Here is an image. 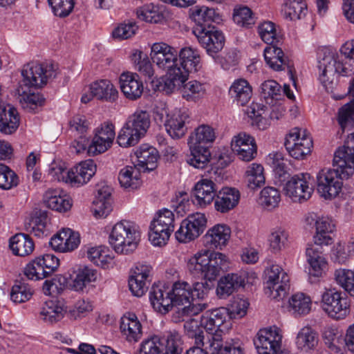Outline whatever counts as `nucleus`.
<instances>
[{"instance_id": "33", "label": "nucleus", "mask_w": 354, "mask_h": 354, "mask_svg": "<svg viewBox=\"0 0 354 354\" xmlns=\"http://www.w3.org/2000/svg\"><path fill=\"white\" fill-rule=\"evenodd\" d=\"M187 119L188 114L185 110L176 109L170 112L165 128L172 138L179 139L185 135L187 129L185 123Z\"/></svg>"}, {"instance_id": "20", "label": "nucleus", "mask_w": 354, "mask_h": 354, "mask_svg": "<svg viewBox=\"0 0 354 354\" xmlns=\"http://www.w3.org/2000/svg\"><path fill=\"white\" fill-rule=\"evenodd\" d=\"M263 56L266 64L274 71H283L287 69L289 77L292 84L296 87V79L295 77V68L292 62L288 57L284 55L283 50L271 45L264 49Z\"/></svg>"}, {"instance_id": "9", "label": "nucleus", "mask_w": 354, "mask_h": 354, "mask_svg": "<svg viewBox=\"0 0 354 354\" xmlns=\"http://www.w3.org/2000/svg\"><path fill=\"white\" fill-rule=\"evenodd\" d=\"M284 145L291 157L303 160L310 153L313 142L310 133L306 129L294 128L286 136Z\"/></svg>"}, {"instance_id": "51", "label": "nucleus", "mask_w": 354, "mask_h": 354, "mask_svg": "<svg viewBox=\"0 0 354 354\" xmlns=\"http://www.w3.org/2000/svg\"><path fill=\"white\" fill-rule=\"evenodd\" d=\"M94 205L96 216L106 217L111 212V192L108 187H103L97 191Z\"/></svg>"}, {"instance_id": "57", "label": "nucleus", "mask_w": 354, "mask_h": 354, "mask_svg": "<svg viewBox=\"0 0 354 354\" xmlns=\"http://www.w3.org/2000/svg\"><path fill=\"white\" fill-rule=\"evenodd\" d=\"M162 344L165 348V354H181L183 351L182 340L176 331L166 332L161 336Z\"/></svg>"}, {"instance_id": "50", "label": "nucleus", "mask_w": 354, "mask_h": 354, "mask_svg": "<svg viewBox=\"0 0 354 354\" xmlns=\"http://www.w3.org/2000/svg\"><path fill=\"white\" fill-rule=\"evenodd\" d=\"M140 169L136 167L126 166L118 174V180L125 189H137L141 184Z\"/></svg>"}, {"instance_id": "7", "label": "nucleus", "mask_w": 354, "mask_h": 354, "mask_svg": "<svg viewBox=\"0 0 354 354\" xmlns=\"http://www.w3.org/2000/svg\"><path fill=\"white\" fill-rule=\"evenodd\" d=\"M56 70L53 64L28 63L21 70L22 80L18 86L40 88L46 85L48 80L56 77Z\"/></svg>"}, {"instance_id": "56", "label": "nucleus", "mask_w": 354, "mask_h": 354, "mask_svg": "<svg viewBox=\"0 0 354 354\" xmlns=\"http://www.w3.org/2000/svg\"><path fill=\"white\" fill-rule=\"evenodd\" d=\"M283 11L290 20L300 19L307 12V4L303 0H286Z\"/></svg>"}, {"instance_id": "27", "label": "nucleus", "mask_w": 354, "mask_h": 354, "mask_svg": "<svg viewBox=\"0 0 354 354\" xmlns=\"http://www.w3.org/2000/svg\"><path fill=\"white\" fill-rule=\"evenodd\" d=\"M206 259L202 278L207 281H211L216 279L221 271L224 270L228 266V258L223 253L210 252L207 250Z\"/></svg>"}, {"instance_id": "1", "label": "nucleus", "mask_w": 354, "mask_h": 354, "mask_svg": "<svg viewBox=\"0 0 354 354\" xmlns=\"http://www.w3.org/2000/svg\"><path fill=\"white\" fill-rule=\"evenodd\" d=\"M318 68L319 80L326 88L333 84L337 74L342 76L353 75L354 40L346 41L341 47L339 53L330 49L323 50L319 55Z\"/></svg>"}, {"instance_id": "19", "label": "nucleus", "mask_w": 354, "mask_h": 354, "mask_svg": "<svg viewBox=\"0 0 354 354\" xmlns=\"http://www.w3.org/2000/svg\"><path fill=\"white\" fill-rule=\"evenodd\" d=\"M255 277L254 272L242 270L238 273H231L221 277L218 282L216 294L224 299L232 295L234 290L244 287L248 283H252L251 279Z\"/></svg>"}, {"instance_id": "6", "label": "nucleus", "mask_w": 354, "mask_h": 354, "mask_svg": "<svg viewBox=\"0 0 354 354\" xmlns=\"http://www.w3.org/2000/svg\"><path fill=\"white\" fill-rule=\"evenodd\" d=\"M192 286L185 281L174 282L170 289L173 306L176 307L183 316H194L207 308L206 304L193 303Z\"/></svg>"}, {"instance_id": "40", "label": "nucleus", "mask_w": 354, "mask_h": 354, "mask_svg": "<svg viewBox=\"0 0 354 354\" xmlns=\"http://www.w3.org/2000/svg\"><path fill=\"white\" fill-rule=\"evenodd\" d=\"M240 199L239 191L235 188L224 187L216 194L215 208L221 213H225L234 208Z\"/></svg>"}, {"instance_id": "2", "label": "nucleus", "mask_w": 354, "mask_h": 354, "mask_svg": "<svg viewBox=\"0 0 354 354\" xmlns=\"http://www.w3.org/2000/svg\"><path fill=\"white\" fill-rule=\"evenodd\" d=\"M227 312L225 309H214L205 312L201 317V325L207 334L206 348L211 354H243L241 347L234 343L225 342L223 345V334L231 328L227 322Z\"/></svg>"}, {"instance_id": "29", "label": "nucleus", "mask_w": 354, "mask_h": 354, "mask_svg": "<svg viewBox=\"0 0 354 354\" xmlns=\"http://www.w3.org/2000/svg\"><path fill=\"white\" fill-rule=\"evenodd\" d=\"M120 89L129 100H136L140 98L144 91V85L138 75L125 72L120 77Z\"/></svg>"}, {"instance_id": "36", "label": "nucleus", "mask_w": 354, "mask_h": 354, "mask_svg": "<svg viewBox=\"0 0 354 354\" xmlns=\"http://www.w3.org/2000/svg\"><path fill=\"white\" fill-rule=\"evenodd\" d=\"M134 154L138 169L152 171L156 167L159 155L156 148L148 144H142L136 150Z\"/></svg>"}, {"instance_id": "4", "label": "nucleus", "mask_w": 354, "mask_h": 354, "mask_svg": "<svg viewBox=\"0 0 354 354\" xmlns=\"http://www.w3.org/2000/svg\"><path fill=\"white\" fill-rule=\"evenodd\" d=\"M140 238L139 227L133 222L124 220L113 227L109 243L117 253L129 254L137 248Z\"/></svg>"}, {"instance_id": "26", "label": "nucleus", "mask_w": 354, "mask_h": 354, "mask_svg": "<svg viewBox=\"0 0 354 354\" xmlns=\"http://www.w3.org/2000/svg\"><path fill=\"white\" fill-rule=\"evenodd\" d=\"M179 61L177 59L176 70L180 74L188 78L189 73L197 71L201 67V57L197 49L185 47L178 53Z\"/></svg>"}, {"instance_id": "11", "label": "nucleus", "mask_w": 354, "mask_h": 354, "mask_svg": "<svg viewBox=\"0 0 354 354\" xmlns=\"http://www.w3.org/2000/svg\"><path fill=\"white\" fill-rule=\"evenodd\" d=\"M290 278L278 265H272L266 270V294L279 301L283 299L290 288Z\"/></svg>"}, {"instance_id": "62", "label": "nucleus", "mask_w": 354, "mask_h": 354, "mask_svg": "<svg viewBox=\"0 0 354 354\" xmlns=\"http://www.w3.org/2000/svg\"><path fill=\"white\" fill-rule=\"evenodd\" d=\"M246 177L248 187L254 189L261 187L265 183L263 167L260 164L252 163L248 167Z\"/></svg>"}, {"instance_id": "41", "label": "nucleus", "mask_w": 354, "mask_h": 354, "mask_svg": "<svg viewBox=\"0 0 354 354\" xmlns=\"http://www.w3.org/2000/svg\"><path fill=\"white\" fill-rule=\"evenodd\" d=\"M90 92L97 100L109 102H115L118 97V91L108 80H100L91 84Z\"/></svg>"}, {"instance_id": "48", "label": "nucleus", "mask_w": 354, "mask_h": 354, "mask_svg": "<svg viewBox=\"0 0 354 354\" xmlns=\"http://www.w3.org/2000/svg\"><path fill=\"white\" fill-rule=\"evenodd\" d=\"M311 305L312 301L309 296L297 292L289 299L288 309L295 316L306 315L310 313Z\"/></svg>"}, {"instance_id": "10", "label": "nucleus", "mask_w": 354, "mask_h": 354, "mask_svg": "<svg viewBox=\"0 0 354 354\" xmlns=\"http://www.w3.org/2000/svg\"><path fill=\"white\" fill-rule=\"evenodd\" d=\"M283 191L295 202L306 201L314 192L313 178L308 173L295 174L286 182Z\"/></svg>"}, {"instance_id": "55", "label": "nucleus", "mask_w": 354, "mask_h": 354, "mask_svg": "<svg viewBox=\"0 0 354 354\" xmlns=\"http://www.w3.org/2000/svg\"><path fill=\"white\" fill-rule=\"evenodd\" d=\"M258 33L261 39L270 46L277 45L281 39L275 24L270 21H263L258 26Z\"/></svg>"}, {"instance_id": "60", "label": "nucleus", "mask_w": 354, "mask_h": 354, "mask_svg": "<svg viewBox=\"0 0 354 354\" xmlns=\"http://www.w3.org/2000/svg\"><path fill=\"white\" fill-rule=\"evenodd\" d=\"M137 17L146 22L158 23L162 18V14L160 11L158 6L153 3L145 4L136 10Z\"/></svg>"}, {"instance_id": "16", "label": "nucleus", "mask_w": 354, "mask_h": 354, "mask_svg": "<svg viewBox=\"0 0 354 354\" xmlns=\"http://www.w3.org/2000/svg\"><path fill=\"white\" fill-rule=\"evenodd\" d=\"M207 219L204 214L196 212L189 214L176 232V239L180 243H187L200 236L205 230Z\"/></svg>"}, {"instance_id": "25", "label": "nucleus", "mask_w": 354, "mask_h": 354, "mask_svg": "<svg viewBox=\"0 0 354 354\" xmlns=\"http://www.w3.org/2000/svg\"><path fill=\"white\" fill-rule=\"evenodd\" d=\"M333 166L342 178H348L354 174V149L347 145V140L335 151Z\"/></svg>"}, {"instance_id": "59", "label": "nucleus", "mask_w": 354, "mask_h": 354, "mask_svg": "<svg viewBox=\"0 0 354 354\" xmlns=\"http://www.w3.org/2000/svg\"><path fill=\"white\" fill-rule=\"evenodd\" d=\"M32 288L24 281H17L12 288L10 299L15 304H21L30 300L33 295Z\"/></svg>"}, {"instance_id": "64", "label": "nucleus", "mask_w": 354, "mask_h": 354, "mask_svg": "<svg viewBox=\"0 0 354 354\" xmlns=\"http://www.w3.org/2000/svg\"><path fill=\"white\" fill-rule=\"evenodd\" d=\"M334 276L337 283L354 297V272L351 270L338 269L335 270Z\"/></svg>"}, {"instance_id": "39", "label": "nucleus", "mask_w": 354, "mask_h": 354, "mask_svg": "<svg viewBox=\"0 0 354 354\" xmlns=\"http://www.w3.org/2000/svg\"><path fill=\"white\" fill-rule=\"evenodd\" d=\"M19 125V115L12 106L0 104V131L10 135L14 133Z\"/></svg>"}, {"instance_id": "38", "label": "nucleus", "mask_w": 354, "mask_h": 354, "mask_svg": "<svg viewBox=\"0 0 354 354\" xmlns=\"http://www.w3.org/2000/svg\"><path fill=\"white\" fill-rule=\"evenodd\" d=\"M323 245H308L306 250L307 261L310 265L309 272L315 277H321L326 268L327 261L322 255Z\"/></svg>"}, {"instance_id": "46", "label": "nucleus", "mask_w": 354, "mask_h": 354, "mask_svg": "<svg viewBox=\"0 0 354 354\" xmlns=\"http://www.w3.org/2000/svg\"><path fill=\"white\" fill-rule=\"evenodd\" d=\"M349 93L354 97V79L349 86ZM338 122L342 133L354 129V100L344 105L338 112Z\"/></svg>"}, {"instance_id": "14", "label": "nucleus", "mask_w": 354, "mask_h": 354, "mask_svg": "<svg viewBox=\"0 0 354 354\" xmlns=\"http://www.w3.org/2000/svg\"><path fill=\"white\" fill-rule=\"evenodd\" d=\"M342 179L335 169H323L317 174V192L325 199L335 198L342 189Z\"/></svg>"}, {"instance_id": "63", "label": "nucleus", "mask_w": 354, "mask_h": 354, "mask_svg": "<svg viewBox=\"0 0 354 354\" xmlns=\"http://www.w3.org/2000/svg\"><path fill=\"white\" fill-rule=\"evenodd\" d=\"M288 232L282 227H276L270 233L268 241L270 247L274 252L285 248L288 243Z\"/></svg>"}, {"instance_id": "22", "label": "nucleus", "mask_w": 354, "mask_h": 354, "mask_svg": "<svg viewBox=\"0 0 354 354\" xmlns=\"http://www.w3.org/2000/svg\"><path fill=\"white\" fill-rule=\"evenodd\" d=\"M81 242L78 232L71 228H62L50 240V245L57 252H71L78 248Z\"/></svg>"}, {"instance_id": "8", "label": "nucleus", "mask_w": 354, "mask_h": 354, "mask_svg": "<svg viewBox=\"0 0 354 354\" xmlns=\"http://www.w3.org/2000/svg\"><path fill=\"white\" fill-rule=\"evenodd\" d=\"M174 214L171 210H159L151 222L149 240L153 245L162 246L167 243L174 230Z\"/></svg>"}, {"instance_id": "15", "label": "nucleus", "mask_w": 354, "mask_h": 354, "mask_svg": "<svg viewBox=\"0 0 354 354\" xmlns=\"http://www.w3.org/2000/svg\"><path fill=\"white\" fill-rule=\"evenodd\" d=\"M282 331L276 326L259 330L254 344L259 354H276L282 345Z\"/></svg>"}, {"instance_id": "28", "label": "nucleus", "mask_w": 354, "mask_h": 354, "mask_svg": "<svg viewBox=\"0 0 354 354\" xmlns=\"http://www.w3.org/2000/svg\"><path fill=\"white\" fill-rule=\"evenodd\" d=\"M231 235L230 228L224 224H218L209 229L203 236L204 245L209 250L220 249L225 247Z\"/></svg>"}, {"instance_id": "21", "label": "nucleus", "mask_w": 354, "mask_h": 354, "mask_svg": "<svg viewBox=\"0 0 354 354\" xmlns=\"http://www.w3.org/2000/svg\"><path fill=\"white\" fill-rule=\"evenodd\" d=\"M177 56L176 48L164 42L155 43L151 48L150 57L153 63L164 71L176 67Z\"/></svg>"}, {"instance_id": "3", "label": "nucleus", "mask_w": 354, "mask_h": 354, "mask_svg": "<svg viewBox=\"0 0 354 354\" xmlns=\"http://www.w3.org/2000/svg\"><path fill=\"white\" fill-rule=\"evenodd\" d=\"M215 139L216 132L211 126L201 124L196 128L188 138L190 156L187 163L197 169L205 168L211 158L209 147Z\"/></svg>"}, {"instance_id": "12", "label": "nucleus", "mask_w": 354, "mask_h": 354, "mask_svg": "<svg viewBox=\"0 0 354 354\" xmlns=\"http://www.w3.org/2000/svg\"><path fill=\"white\" fill-rule=\"evenodd\" d=\"M321 307L334 319H342L349 313L347 299L335 288H325L322 293Z\"/></svg>"}, {"instance_id": "49", "label": "nucleus", "mask_w": 354, "mask_h": 354, "mask_svg": "<svg viewBox=\"0 0 354 354\" xmlns=\"http://www.w3.org/2000/svg\"><path fill=\"white\" fill-rule=\"evenodd\" d=\"M180 93L183 99L188 102H196L204 97L206 94V87L204 84L196 80H191L183 84Z\"/></svg>"}, {"instance_id": "45", "label": "nucleus", "mask_w": 354, "mask_h": 354, "mask_svg": "<svg viewBox=\"0 0 354 354\" xmlns=\"http://www.w3.org/2000/svg\"><path fill=\"white\" fill-rule=\"evenodd\" d=\"M34 87L17 86V94L21 104L24 109L35 110L44 104L45 98L39 93L33 91Z\"/></svg>"}, {"instance_id": "24", "label": "nucleus", "mask_w": 354, "mask_h": 354, "mask_svg": "<svg viewBox=\"0 0 354 354\" xmlns=\"http://www.w3.org/2000/svg\"><path fill=\"white\" fill-rule=\"evenodd\" d=\"M232 151L243 161H250L257 155L254 138L245 133L234 136L231 141Z\"/></svg>"}, {"instance_id": "58", "label": "nucleus", "mask_w": 354, "mask_h": 354, "mask_svg": "<svg viewBox=\"0 0 354 354\" xmlns=\"http://www.w3.org/2000/svg\"><path fill=\"white\" fill-rule=\"evenodd\" d=\"M207 250H202L192 256L187 262L188 272L196 277H202L206 263Z\"/></svg>"}, {"instance_id": "61", "label": "nucleus", "mask_w": 354, "mask_h": 354, "mask_svg": "<svg viewBox=\"0 0 354 354\" xmlns=\"http://www.w3.org/2000/svg\"><path fill=\"white\" fill-rule=\"evenodd\" d=\"M131 61L135 68L143 75L151 77L153 75V69L146 54L141 50H136L131 55Z\"/></svg>"}, {"instance_id": "34", "label": "nucleus", "mask_w": 354, "mask_h": 354, "mask_svg": "<svg viewBox=\"0 0 354 354\" xmlns=\"http://www.w3.org/2000/svg\"><path fill=\"white\" fill-rule=\"evenodd\" d=\"M149 299L153 308L162 314L168 313L174 307L170 289L164 286L153 285L149 292Z\"/></svg>"}, {"instance_id": "53", "label": "nucleus", "mask_w": 354, "mask_h": 354, "mask_svg": "<svg viewBox=\"0 0 354 354\" xmlns=\"http://www.w3.org/2000/svg\"><path fill=\"white\" fill-rule=\"evenodd\" d=\"M96 279V271L84 267L78 270L71 286L72 289L75 291H82L88 283L95 281Z\"/></svg>"}, {"instance_id": "37", "label": "nucleus", "mask_w": 354, "mask_h": 354, "mask_svg": "<svg viewBox=\"0 0 354 354\" xmlns=\"http://www.w3.org/2000/svg\"><path fill=\"white\" fill-rule=\"evenodd\" d=\"M252 88L250 83L243 78L234 81L229 89V96L237 106H245L250 100Z\"/></svg>"}, {"instance_id": "5", "label": "nucleus", "mask_w": 354, "mask_h": 354, "mask_svg": "<svg viewBox=\"0 0 354 354\" xmlns=\"http://www.w3.org/2000/svg\"><path fill=\"white\" fill-rule=\"evenodd\" d=\"M150 127V115L146 111L137 110L129 115L120 129L117 142L120 147L136 145Z\"/></svg>"}, {"instance_id": "35", "label": "nucleus", "mask_w": 354, "mask_h": 354, "mask_svg": "<svg viewBox=\"0 0 354 354\" xmlns=\"http://www.w3.org/2000/svg\"><path fill=\"white\" fill-rule=\"evenodd\" d=\"M120 328L129 342H138L142 335V324L137 316L131 313H127L121 317Z\"/></svg>"}, {"instance_id": "42", "label": "nucleus", "mask_w": 354, "mask_h": 354, "mask_svg": "<svg viewBox=\"0 0 354 354\" xmlns=\"http://www.w3.org/2000/svg\"><path fill=\"white\" fill-rule=\"evenodd\" d=\"M167 71V74L158 80L156 84L158 90L167 94H170L178 88L180 90L183 84L187 80L185 74H180L175 68Z\"/></svg>"}, {"instance_id": "23", "label": "nucleus", "mask_w": 354, "mask_h": 354, "mask_svg": "<svg viewBox=\"0 0 354 354\" xmlns=\"http://www.w3.org/2000/svg\"><path fill=\"white\" fill-rule=\"evenodd\" d=\"M152 268L147 264L138 263L129 279V289L133 295L142 296L147 290Z\"/></svg>"}, {"instance_id": "43", "label": "nucleus", "mask_w": 354, "mask_h": 354, "mask_svg": "<svg viewBox=\"0 0 354 354\" xmlns=\"http://www.w3.org/2000/svg\"><path fill=\"white\" fill-rule=\"evenodd\" d=\"M319 336L317 333L310 326L302 327L295 338V346L298 350L308 353L315 349L318 344Z\"/></svg>"}, {"instance_id": "18", "label": "nucleus", "mask_w": 354, "mask_h": 354, "mask_svg": "<svg viewBox=\"0 0 354 354\" xmlns=\"http://www.w3.org/2000/svg\"><path fill=\"white\" fill-rule=\"evenodd\" d=\"M94 136L88 145V153L93 156L102 153L111 147L115 139V127L109 122H104L95 129Z\"/></svg>"}, {"instance_id": "44", "label": "nucleus", "mask_w": 354, "mask_h": 354, "mask_svg": "<svg viewBox=\"0 0 354 354\" xmlns=\"http://www.w3.org/2000/svg\"><path fill=\"white\" fill-rule=\"evenodd\" d=\"M63 191L59 189H50L44 196L46 205L57 212H66L70 209L71 203L69 198L63 194Z\"/></svg>"}, {"instance_id": "13", "label": "nucleus", "mask_w": 354, "mask_h": 354, "mask_svg": "<svg viewBox=\"0 0 354 354\" xmlns=\"http://www.w3.org/2000/svg\"><path fill=\"white\" fill-rule=\"evenodd\" d=\"M198 42L210 56L214 57L225 44L223 33L215 27L196 25L192 30Z\"/></svg>"}, {"instance_id": "54", "label": "nucleus", "mask_w": 354, "mask_h": 354, "mask_svg": "<svg viewBox=\"0 0 354 354\" xmlns=\"http://www.w3.org/2000/svg\"><path fill=\"white\" fill-rule=\"evenodd\" d=\"M160 335H151L140 344L139 354H165V348Z\"/></svg>"}, {"instance_id": "52", "label": "nucleus", "mask_w": 354, "mask_h": 354, "mask_svg": "<svg viewBox=\"0 0 354 354\" xmlns=\"http://www.w3.org/2000/svg\"><path fill=\"white\" fill-rule=\"evenodd\" d=\"M111 252L107 247L100 245L90 248L87 250V257L94 264L103 268H108L113 261Z\"/></svg>"}, {"instance_id": "32", "label": "nucleus", "mask_w": 354, "mask_h": 354, "mask_svg": "<svg viewBox=\"0 0 354 354\" xmlns=\"http://www.w3.org/2000/svg\"><path fill=\"white\" fill-rule=\"evenodd\" d=\"M96 171V165L93 160H86L69 170L68 183L74 187H80L87 183Z\"/></svg>"}, {"instance_id": "17", "label": "nucleus", "mask_w": 354, "mask_h": 354, "mask_svg": "<svg viewBox=\"0 0 354 354\" xmlns=\"http://www.w3.org/2000/svg\"><path fill=\"white\" fill-rule=\"evenodd\" d=\"M306 222L315 227L316 233L313 236L315 244L328 245L332 243L331 234L335 230V224L330 218L310 212L306 215Z\"/></svg>"}, {"instance_id": "47", "label": "nucleus", "mask_w": 354, "mask_h": 354, "mask_svg": "<svg viewBox=\"0 0 354 354\" xmlns=\"http://www.w3.org/2000/svg\"><path fill=\"white\" fill-rule=\"evenodd\" d=\"M10 248L15 255L25 257L33 252L35 245L28 234L20 233L10 238Z\"/></svg>"}, {"instance_id": "31", "label": "nucleus", "mask_w": 354, "mask_h": 354, "mask_svg": "<svg viewBox=\"0 0 354 354\" xmlns=\"http://www.w3.org/2000/svg\"><path fill=\"white\" fill-rule=\"evenodd\" d=\"M66 313V307L64 301L52 299L48 300L40 308L39 317L44 322L53 324L60 322Z\"/></svg>"}, {"instance_id": "30", "label": "nucleus", "mask_w": 354, "mask_h": 354, "mask_svg": "<svg viewBox=\"0 0 354 354\" xmlns=\"http://www.w3.org/2000/svg\"><path fill=\"white\" fill-rule=\"evenodd\" d=\"M215 183L207 178L196 183L193 189L194 202L201 207H205L212 203L216 196Z\"/></svg>"}]
</instances>
